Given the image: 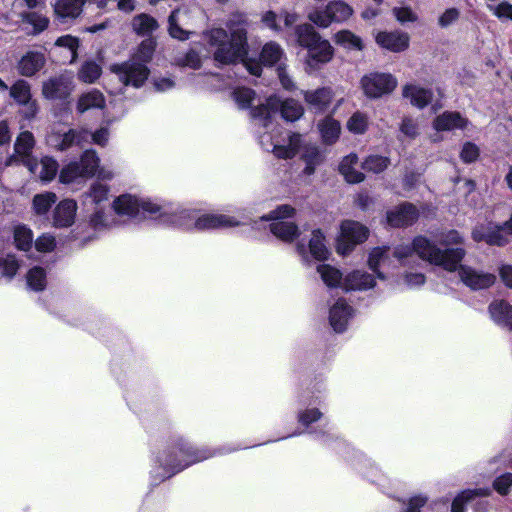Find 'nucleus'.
Wrapping results in <instances>:
<instances>
[{
  "label": "nucleus",
  "mask_w": 512,
  "mask_h": 512,
  "mask_svg": "<svg viewBox=\"0 0 512 512\" xmlns=\"http://www.w3.org/2000/svg\"><path fill=\"white\" fill-rule=\"evenodd\" d=\"M414 254L430 264L442 267L446 271H457L462 283L471 290L487 289L496 281V276L492 273L462 265L461 261L465 257L466 251L461 247L442 250L426 237L417 236L411 245H399L393 252L394 257L403 266L409 263V259Z\"/></svg>",
  "instance_id": "f257e3e1"
},
{
  "label": "nucleus",
  "mask_w": 512,
  "mask_h": 512,
  "mask_svg": "<svg viewBox=\"0 0 512 512\" xmlns=\"http://www.w3.org/2000/svg\"><path fill=\"white\" fill-rule=\"evenodd\" d=\"M227 32L223 28H214L203 34V42L219 64H244L248 51L247 22L243 15H233L227 22Z\"/></svg>",
  "instance_id": "f03ea898"
},
{
  "label": "nucleus",
  "mask_w": 512,
  "mask_h": 512,
  "mask_svg": "<svg viewBox=\"0 0 512 512\" xmlns=\"http://www.w3.org/2000/svg\"><path fill=\"white\" fill-rule=\"evenodd\" d=\"M214 454L207 448L193 447L187 440L179 438L157 453L151 475L156 482H161Z\"/></svg>",
  "instance_id": "7ed1b4c3"
},
{
  "label": "nucleus",
  "mask_w": 512,
  "mask_h": 512,
  "mask_svg": "<svg viewBox=\"0 0 512 512\" xmlns=\"http://www.w3.org/2000/svg\"><path fill=\"white\" fill-rule=\"evenodd\" d=\"M290 122L298 120L304 113V108L295 99L281 100L278 96H270L265 104H261L251 110L254 125L263 129H274L273 117L276 113Z\"/></svg>",
  "instance_id": "20e7f679"
},
{
  "label": "nucleus",
  "mask_w": 512,
  "mask_h": 512,
  "mask_svg": "<svg viewBox=\"0 0 512 512\" xmlns=\"http://www.w3.org/2000/svg\"><path fill=\"white\" fill-rule=\"evenodd\" d=\"M154 49L155 44L151 39L142 41L132 59L122 64L112 65L111 71L125 86L141 87L149 76V69L145 63L151 60Z\"/></svg>",
  "instance_id": "39448f33"
},
{
  "label": "nucleus",
  "mask_w": 512,
  "mask_h": 512,
  "mask_svg": "<svg viewBox=\"0 0 512 512\" xmlns=\"http://www.w3.org/2000/svg\"><path fill=\"white\" fill-rule=\"evenodd\" d=\"M297 43L307 49L305 59L309 71H315L333 58L334 49L310 24L298 25L295 29Z\"/></svg>",
  "instance_id": "423d86ee"
},
{
  "label": "nucleus",
  "mask_w": 512,
  "mask_h": 512,
  "mask_svg": "<svg viewBox=\"0 0 512 512\" xmlns=\"http://www.w3.org/2000/svg\"><path fill=\"white\" fill-rule=\"evenodd\" d=\"M112 209L116 215L128 218L144 217L155 220L159 208V201L150 198H141L133 194H122L112 202Z\"/></svg>",
  "instance_id": "0eeeda50"
},
{
  "label": "nucleus",
  "mask_w": 512,
  "mask_h": 512,
  "mask_svg": "<svg viewBox=\"0 0 512 512\" xmlns=\"http://www.w3.org/2000/svg\"><path fill=\"white\" fill-rule=\"evenodd\" d=\"M262 133L259 131V143L266 151H271L279 159H291L301 151L304 143L302 135L295 132H289L281 139L275 138L270 134L271 129Z\"/></svg>",
  "instance_id": "6e6552de"
},
{
  "label": "nucleus",
  "mask_w": 512,
  "mask_h": 512,
  "mask_svg": "<svg viewBox=\"0 0 512 512\" xmlns=\"http://www.w3.org/2000/svg\"><path fill=\"white\" fill-rule=\"evenodd\" d=\"M295 213L294 207L283 204L262 216L261 219L271 221L270 231L275 237L284 242H292L299 235V230L295 223L285 220L292 218Z\"/></svg>",
  "instance_id": "1a4fd4ad"
},
{
  "label": "nucleus",
  "mask_w": 512,
  "mask_h": 512,
  "mask_svg": "<svg viewBox=\"0 0 512 512\" xmlns=\"http://www.w3.org/2000/svg\"><path fill=\"white\" fill-rule=\"evenodd\" d=\"M159 210L155 220L164 225H171L184 230H193L195 219L199 216L197 210L159 201Z\"/></svg>",
  "instance_id": "9d476101"
},
{
  "label": "nucleus",
  "mask_w": 512,
  "mask_h": 512,
  "mask_svg": "<svg viewBox=\"0 0 512 512\" xmlns=\"http://www.w3.org/2000/svg\"><path fill=\"white\" fill-rule=\"evenodd\" d=\"M353 9L346 2L330 1L324 8H315L307 14V18L320 28H327L333 22L341 23L349 19Z\"/></svg>",
  "instance_id": "9b49d317"
},
{
  "label": "nucleus",
  "mask_w": 512,
  "mask_h": 512,
  "mask_svg": "<svg viewBox=\"0 0 512 512\" xmlns=\"http://www.w3.org/2000/svg\"><path fill=\"white\" fill-rule=\"evenodd\" d=\"M340 231L336 250L341 255L349 254L356 245L363 243L369 236L368 228L353 220L343 221Z\"/></svg>",
  "instance_id": "f8f14e48"
},
{
  "label": "nucleus",
  "mask_w": 512,
  "mask_h": 512,
  "mask_svg": "<svg viewBox=\"0 0 512 512\" xmlns=\"http://www.w3.org/2000/svg\"><path fill=\"white\" fill-rule=\"evenodd\" d=\"M48 146L58 151H66L77 145L83 147L89 144V131L87 129H70L61 131L52 129L46 137Z\"/></svg>",
  "instance_id": "ddd939ff"
},
{
  "label": "nucleus",
  "mask_w": 512,
  "mask_h": 512,
  "mask_svg": "<svg viewBox=\"0 0 512 512\" xmlns=\"http://www.w3.org/2000/svg\"><path fill=\"white\" fill-rule=\"evenodd\" d=\"M361 88L371 99L391 93L397 86V79L389 73L373 72L361 78Z\"/></svg>",
  "instance_id": "4468645a"
},
{
  "label": "nucleus",
  "mask_w": 512,
  "mask_h": 512,
  "mask_svg": "<svg viewBox=\"0 0 512 512\" xmlns=\"http://www.w3.org/2000/svg\"><path fill=\"white\" fill-rule=\"evenodd\" d=\"M245 224H247L246 218L241 213L237 215L204 213L195 219L194 228L195 230L203 231L232 228Z\"/></svg>",
  "instance_id": "2eb2a0df"
},
{
  "label": "nucleus",
  "mask_w": 512,
  "mask_h": 512,
  "mask_svg": "<svg viewBox=\"0 0 512 512\" xmlns=\"http://www.w3.org/2000/svg\"><path fill=\"white\" fill-rule=\"evenodd\" d=\"M285 58V52L282 47L273 41L266 43L260 53V62L256 60H247L244 62L243 67L254 76H260L262 72V65L273 66Z\"/></svg>",
  "instance_id": "dca6fc26"
},
{
  "label": "nucleus",
  "mask_w": 512,
  "mask_h": 512,
  "mask_svg": "<svg viewBox=\"0 0 512 512\" xmlns=\"http://www.w3.org/2000/svg\"><path fill=\"white\" fill-rule=\"evenodd\" d=\"M300 401L304 408L299 410L297 420L299 424L308 428L323 417L324 397L320 392L317 394L311 392L303 395Z\"/></svg>",
  "instance_id": "f3484780"
},
{
  "label": "nucleus",
  "mask_w": 512,
  "mask_h": 512,
  "mask_svg": "<svg viewBox=\"0 0 512 512\" xmlns=\"http://www.w3.org/2000/svg\"><path fill=\"white\" fill-rule=\"evenodd\" d=\"M507 235L510 234L509 228L505 227V222L502 225L491 222L477 225L472 231L474 241H484L491 246H504L508 242Z\"/></svg>",
  "instance_id": "a211bd4d"
},
{
  "label": "nucleus",
  "mask_w": 512,
  "mask_h": 512,
  "mask_svg": "<svg viewBox=\"0 0 512 512\" xmlns=\"http://www.w3.org/2000/svg\"><path fill=\"white\" fill-rule=\"evenodd\" d=\"M297 252L307 265L311 262L310 256L317 261H325L330 255L329 249L325 243V237L320 229H316L312 232L308 250L302 242H299L297 243Z\"/></svg>",
  "instance_id": "6ab92c4d"
},
{
  "label": "nucleus",
  "mask_w": 512,
  "mask_h": 512,
  "mask_svg": "<svg viewBox=\"0 0 512 512\" xmlns=\"http://www.w3.org/2000/svg\"><path fill=\"white\" fill-rule=\"evenodd\" d=\"M73 89V74L71 72H64L45 81L42 86V94L45 98L51 100L65 99L71 94Z\"/></svg>",
  "instance_id": "aec40b11"
},
{
  "label": "nucleus",
  "mask_w": 512,
  "mask_h": 512,
  "mask_svg": "<svg viewBox=\"0 0 512 512\" xmlns=\"http://www.w3.org/2000/svg\"><path fill=\"white\" fill-rule=\"evenodd\" d=\"M9 93L15 102L23 107L22 113L26 119H31L37 114L38 107L36 101L32 99L31 87L27 81L17 80Z\"/></svg>",
  "instance_id": "412c9836"
},
{
  "label": "nucleus",
  "mask_w": 512,
  "mask_h": 512,
  "mask_svg": "<svg viewBox=\"0 0 512 512\" xmlns=\"http://www.w3.org/2000/svg\"><path fill=\"white\" fill-rule=\"evenodd\" d=\"M354 314L345 299L339 298L329 309V323L336 333L344 332Z\"/></svg>",
  "instance_id": "4be33fe9"
},
{
  "label": "nucleus",
  "mask_w": 512,
  "mask_h": 512,
  "mask_svg": "<svg viewBox=\"0 0 512 512\" xmlns=\"http://www.w3.org/2000/svg\"><path fill=\"white\" fill-rule=\"evenodd\" d=\"M192 11L187 7L175 9L169 16L168 31L172 38L178 40H186L189 38L190 31L186 28L189 26Z\"/></svg>",
  "instance_id": "5701e85b"
},
{
  "label": "nucleus",
  "mask_w": 512,
  "mask_h": 512,
  "mask_svg": "<svg viewBox=\"0 0 512 512\" xmlns=\"http://www.w3.org/2000/svg\"><path fill=\"white\" fill-rule=\"evenodd\" d=\"M376 43L383 49L399 53L405 51L409 47L410 37L406 32L396 31H380L375 35Z\"/></svg>",
  "instance_id": "b1692460"
},
{
  "label": "nucleus",
  "mask_w": 512,
  "mask_h": 512,
  "mask_svg": "<svg viewBox=\"0 0 512 512\" xmlns=\"http://www.w3.org/2000/svg\"><path fill=\"white\" fill-rule=\"evenodd\" d=\"M35 141L33 134L29 131H24L19 134L14 145V155H12L7 162V165H12L16 162H21L27 165L34 160L32 157V149Z\"/></svg>",
  "instance_id": "393cba45"
},
{
  "label": "nucleus",
  "mask_w": 512,
  "mask_h": 512,
  "mask_svg": "<svg viewBox=\"0 0 512 512\" xmlns=\"http://www.w3.org/2000/svg\"><path fill=\"white\" fill-rule=\"evenodd\" d=\"M110 186L102 181H94L82 194L83 206L89 210L93 207H105L103 204L109 200Z\"/></svg>",
  "instance_id": "a878e982"
},
{
  "label": "nucleus",
  "mask_w": 512,
  "mask_h": 512,
  "mask_svg": "<svg viewBox=\"0 0 512 512\" xmlns=\"http://www.w3.org/2000/svg\"><path fill=\"white\" fill-rule=\"evenodd\" d=\"M418 210L411 203H403L387 212V222L392 227L412 225L418 218Z\"/></svg>",
  "instance_id": "bb28decb"
},
{
  "label": "nucleus",
  "mask_w": 512,
  "mask_h": 512,
  "mask_svg": "<svg viewBox=\"0 0 512 512\" xmlns=\"http://www.w3.org/2000/svg\"><path fill=\"white\" fill-rule=\"evenodd\" d=\"M77 209V202L73 199L60 201L53 211V225L57 228L71 226L75 221Z\"/></svg>",
  "instance_id": "cd10ccee"
},
{
  "label": "nucleus",
  "mask_w": 512,
  "mask_h": 512,
  "mask_svg": "<svg viewBox=\"0 0 512 512\" xmlns=\"http://www.w3.org/2000/svg\"><path fill=\"white\" fill-rule=\"evenodd\" d=\"M300 158L304 163L302 173L305 176H312L316 168L324 162L325 154L317 145L304 143Z\"/></svg>",
  "instance_id": "c85d7f7f"
},
{
  "label": "nucleus",
  "mask_w": 512,
  "mask_h": 512,
  "mask_svg": "<svg viewBox=\"0 0 512 512\" xmlns=\"http://www.w3.org/2000/svg\"><path fill=\"white\" fill-rule=\"evenodd\" d=\"M376 282L372 274L363 270H354L348 273L343 280L345 291H365L372 289Z\"/></svg>",
  "instance_id": "c756f323"
},
{
  "label": "nucleus",
  "mask_w": 512,
  "mask_h": 512,
  "mask_svg": "<svg viewBox=\"0 0 512 512\" xmlns=\"http://www.w3.org/2000/svg\"><path fill=\"white\" fill-rule=\"evenodd\" d=\"M305 102L315 112H324L332 102L334 93L329 87L303 92Z\"/></svg>",
  "instance_id": "7c9ffc66"
},
{
  "label": "nucleus",
  "mask_w": 512,
  "mask_h": 512,
  "mask_svg": "<svg viewBox=\"0 0 512 512\" xmlns=\"http://www.w3.org/2000/svg\"><path fill=\"white\" fill-rule=\"evenodd\" d=\"M468 124V119L463 117L459 112L446 111L434 119L433 128L436 131H453L456 129H464Z\"/></svg>",
  "instance_id": "2f4dec72"
},
{
  "label": "nucleus",
  "mask_w": 512,
  "mask_h": 512,
  "mask_svg": "<svg viewBox=\"0 0 512 512\" xmlns=\"http://www.w3.org/2000/svg\"><path fill=\"white\" fill-rule=\"evenodd\" d=\"M85 2L86 0H54L52 6L57 19L66 22L80 15Z\"/></svg>",
  "instance_id": "473e14b6"
},
{
  "label": "nucleus",
  "mask_w": 512,
  "mask_h": 512,
  "mask_svg": "<svg viewBox=\"0 0 512 512\" xmlns=\"http://www.w3.org/2000/svg\"><path fill=\"white\" fill-rule=\"evenodd\" d=\"M27 168L32 174L38 176L41 181L49 182L56 176L58 163L52 157L45 156L39 162L34 159L27 165Z\"/></svg>",
  "instance_id": "72a5a7b5"
},
{
  "label": "nucleus",
  "mask_w": 512,
  "mask_h": 512,
  "mask_svg": "<svg viewBox=\"0 0 512 512\" xmlns=\"http://www.w3.org/2000/svg\"><path fill=\"white\" fill-rule=\"evenodd\" d=\"M357 164L358 156L355 153L345 156L339 164L340 174L350 184H357L365 179L364 174L356 169Z\"/></svg>",
  "instance_id": "f704fd0d"
},
{
  "label": "nucleus",
  "mask_w": 512,
  "mask_h": 512,
  "mask_svg": "<svg viewBox=\"0 0 512 512\" xmlns=\"http://www.w3.org/2000/svg\"><path fill=\"white\" fill-rule=\"evenodd\" d=\"M390 263L391 260L389 247H375L371 250L368 257V266L374 273H376L379 279H386L385 274L380 271V268L390 266Z\"/></svg>",
  "instance_id": "c9c22d12"
},
{
  "label": "nucleus",
  "mask_w": 512,
  "mask_h": 512,
  "mask_svg": "<svg viewBox=\"0 0 512 512\" xmlns=\"http://www.w3.org/2000/svg\"><path fill=\"white\" fill-rule=\"evenodd\" d=\"M494 322L512 330V306L505 300H495L489 305Z\"/></svg>",
  "instance_id": "e433bc0d"
},
{
  "label": "nucleus",
  "mask_w": 512,
  "mask_h": 512,
  "mask_svg": "<svg viewBox=\"0 0 512 512\" xmlns=\"http://www.w3.org/2000/svg\"><path fill=\"white\" fill-rule=\"evenodd\" d=\"M45 64V57L40 52H28L26 53L18 63L19 73L26 77L33 76L38 72Z\"/></svg>",
  "instance_id": "4c0bfd02"
},
{
  "label": "nucleus",
  "mask_w": 512,
  "mask_h": 512,
  "mask_svg": "<svg viewBox=\"0 0 512 512\" xmlns=\"http://www.w3.org/2000/svg\"><path fill=\"white\" fill-rule=\"evenodd\" d=\"M105 106L104 95L96 89L83 93L77 102V112L80 114L92 109H103Z\"/></svg>",
  "instance_id": "58836bf2"
},
{
  "label": "nucleus",
  "mask_w": 512,
  "mask_h": 512,
  "mask_svg": "<svg viewBox=\"0 0 512 512\" xmlns=\"http://www.w3.org/2000/svg\"><path fill=\"white\" fill-rule=\"evenodd\" d=\"M491 494L490 488L468 489L458 494L451 507V512H464L465 506L478 497H487Z\"/></svg>",
  "instance_id": "ea45409f"
},
{
  "label": "nucleus",
  "mask_w": 512,
  "mask_h": 512,
  "mask_svg": "<svg viewBox=\"0 0 512 512\" xmlns=\"http://www.w3.org/2000/svg\"><path fill=\"white\" fill-rule=\"evenodd\" d=\"M89 215V226L95 231L110 229L115 224V218L105 207H93Z\"/></svg>",
  "instance_id": "a19ab883"
},
{
  "label": "nucleus",
  "mask_w": 512,
  "mask_h": 512,
  "mask_svg": "<svg viewBox=\"0 0 512 512\" xmlns=\"http://www.w3.org/2000/svg\"><path fill=\"white\" fill-rule=\"evenodd\" d=\"M318 129L321 134L322 141L327 145L334 144L341 132V126L339 121L335 120L331 116H327L318 123Z\"/></svg>",
  "instance_id": "79ce46f5"
},
{
  "label": "nucleus",
  "mask_w": 512,
  "mask_h": 512,
  "mask_svg": "<svg viewBox=\"0 0 512 512\" xmlns=\"http://www.w3.org/2000/svg\"><path fill=\"white\" fill-rule=\"evenodd\" d=\"M432 91L417 85H406L403 96L410 99L412 105L424 108L432 99Z\"/></svg>",
  "instance_id": "37998d69"
},
{
  "label": "nucleus",
  "mask_w": 512,
  "mask_h": 512,
  "mask_svg": "<svg viewBox=\"0 0 512 512\" xmlns=\"http://www.w3.org/2000/svg\"><path fill=\"white\" fill-rule=\"evenodd\" d=\"M316 269L327 287L343 289L344 277L339 269L329 264H319Z\"/></svg>",
  "instance_id": "c03bdc74"
},
{
  "label": "nucleus",
  "mask_w": 512,
  "mask_h": 512,
  "mask_svg": "<svg viewBox=\"0 0 512 512\" xmlns=\"http://www.w3.org/2000/svg\"><path fill=\"white\" fill-rule=\"evenodd\" d=\"M19 16L22 22L32 26V33L39 34L43 32L49 25V19L38 12L20 11Z\"/></svg>",
  "instance_id": "a18cd8bd"
},
{
  "label": "nucleus",
  "mask_w": 512,
  "mask_h": 512,
  "mask_svg": "<svg viewBox=\"0 0 512 512\" xmlns=\"http://www.w3.org/2000/svg\"><path fill=\"white\" fill-rule=\"evenodd\" d=\"M87 177L80 169V163L72 161L64 166L59 174V181L63 184H73Z\"/></svg>",
  "instance_id": "49530a36"
},
{
  "label": "nucleus",
  "mask_w": 512,
  "mask_h": 512,
  "mask_svg": "<svg viewBox=\"0 0 512 512\" xmlns=\"http://www.w3.org/2000/svg\"><path fill=\"white\" fill-rule=\"evenodd\" d=\"M77 162L80 163V169L85 174V176L90 178L95 175L99 167L100 159L96 151L87 149L83 152L80 160Z\"/></svg>",
  "instance_id": "de8ad7c7"
},
{
  "label": "nucleus",
  "mask_w": 512,
  "mask_h": 512,
  "mask_svg": "<svg viewBox=\"0 0 512 512\" xmlns=\"http://www.w3.org/2000/svg\"><path fill=\"white\" fill-rule=\"evenodd\" d=\"M132 26L138 35L148 36L158 28V23L153 17L147 14H140L134 17Z\"/></svg>",
  "instance_id": "09e8293b"
},
{
  "label": "nucleus",
  "mask_w": 512,
  "mask_h": 512,
  "mask_svg": "<svg viewBox=\"0 0 512 512\" xmlns=\"http://www.w3.org/2000/svg\"><path fill=\"white\" fill-rule=\"evenodd\" d=\"M57 201V196L53 192H44L36 194L33 197V210L39 216L46 215L53 204Z\"/></svg>",
  "instance_id": "8fccbe9b"
},
{
  "label": "nucleus",
  "mask_w": 512,
  "mask_h": 512,
  "mask_svg": "<svg viewBox=\"0 0 512 512\" xmlns=\"http://www.w3.org/2000/svg\"><path fill=\"white\" fill-rule=\"evenodd\" d=\"M14 243L17 249L29 251L33 245V232L26 225L14 227Z\"/></svg>",
  "instance_id": "3c124183"
},
{
  "label": "nucleus",
  "mask_w": 512,
  "mask_h": 512,
  "mask_svg": "<svg viewBox=\"0 0 512 512\" xmlns=\"http://www.w3.org/2000/svg\"><path fill=\"white\" fill-rule=\"evenodd\" d=\"M335 42L345 49L361 51L364 47L362 39L349 30H341L335 34Z\"/></svg>",
  "instance_id": "603ef678"
},
{
  "label": "nucleus",
  "mask_w": 512,
  "mask_h": 512,
  "mask_svg": "<svg viewBox=\"0 0 512 512\" xmlns=\"http://www.w3.org/2000/svg\"><path fill=\"white\" fill-rule=\"evenodd\" d=\"M27 285L34 291H42L47 285V275L44 268L35 266L31 268L27 275Z\"/></svg>",
  "instance_id": "864d4df0"
},
{
  "label": "nucleus",
  "mask_w": 512,
  "mask_h": 512,
  "mask_svg": "<svg viewBox=\"0 0 512 512\" xmlns=\"http://www.w3.org/2000/svg\"><path fill=\"white\" fill-rule=\"evenodd\" d=\"M369 126L368 116L360 111L353 113L347 121L346 127L353 134H364Z\"/></svg>",
  "instance_id": "5fc2aeb1"
},
{
  "label": "nucleus",
  "mask_w": 512,
  "mask_h": 512,
  "mask_svg": "<svg viewBox=\"0 0 512 512\" xmlns=\"http://www.w3.org/2000/svg\"><path fill=\"white\" fill-rule=\"evenodd\" d=\"M389 164L390 159L388 157L373 154L365 158V160L362 163V168L365 171L378 174L386 170Z\"/></svg>",
  "instance_id": "6e6d98bb"
},
{
  "label": "nucleus",
  "mask_w": 512,
  "mask_h": 512,
  "mask_svg": "<svg viewBox=\"0 0 512 512\" xmlns=\"http://www.w3.org/2000/svg\"><path fill=\"white\" fill-rule=\"evenodd\" d=\"M102 73V69L95 61H86L78 72V78L84 83L95 82Z\"/></svg>",
  "instance_id": "4d7b16f0"
},
{
  "label": "nucleus",
  "mask_w": 512,
  "mask_h": 512,
  "mask_svg": "<svg viewBox=\"0 0 512 512\" xmlns=\"http://www.w3.org/2000/svg\"><path fill=\"white\" fill-rule=\"evenodd\" d=\"M19 269V263L14 255L0 258V281L11 280Z\"/></svg>",
  "instance_id": "13d9d810"
},
{
  "label": "nucleus",
  "mask_w": 512,
  "mask_h": 512,
  "mask_svg": "<svg viewBox=\"0 0 512 512\" xmlns=\"http://www.w3.org/2000/svg\"><path fill=\"white\" fill-rule=\"evenodd\" d=\"M254 96V91L249 88H236L233 92L234 100L241 109L248 108Z\"/></svg>",
  "instance_id": "bf43d9fd"
},
{
  "label": "nucleus",
  "mask_w": 512,
  "mask_h": 512,
  "mask_svg": "<svg viewBox=\"0 0 512 512\" xmlns=\"http://www.w3.org/2000/svg\"><path fill=\"white\" fill-rule=\"evenodd\" d=\"M487 8L489 11L493 13L494 16H496L498 19H508L512 21V4L503 1L500 2L498 5H487Z\"/></svg>",
  "instance_id": "052dcab7"
},
{
  "label": "nucleus",
  "mask_w": 512,
  "mask_h": 512,
  "mask_svg": "<svg viewBox=\"0 0 512 512\" xmlns=\"http://www.w3.org/2000/svg\"><path fill=\"white\" fill-rule=\"evenodd\" d=\"M34 244L37 251L48 253L55 249L56 240L53 235L49 233H44L35 240Z\"/></svg>",
  "instance_id": "680f3d73"
},
{
  "label": "nucleus",
  "mask_w": 512,
  "mask_h": 512,
  "mask_svg": "<svg viewBox=\"0 0 512 512\" xmlns=\"http://www.w3.org/2000/svg\"><path fill=\"white\" fill-rule=\"evenodd\" d=\"M56 45L60 47H65L69 50L71 54V62L74 61L77 57V49L79 47V41L76 37L71 35H65L59 37L56 40Z\"/></svg>",
  "instance_id": "e2e57ef3"
},
{
  "label": "nucleus",
  "mask_w": 512,
  "mask_h": 512,
  "mask_svg": "<svg viewBox=\"0 0 512 512\" xmlns=\"http://www.w3.org/2000/svg\"><path fill=\"white\" fill-rule=\"evenodd\" d=\"M177 64L191 69H198L201 66V57L194 49H191L182 58L177 59Z\"/></svg>",
  "instance_id": "0e129e2a"
},
{
  "label": "nucleus",
  "mask_w": 512,
  "mask_h": 512,
  "mask_svg": "<svg viewBox=\"0 0 512 512\" xmlns=\"http://www.w3.org/2000/svg\"><path fill=\"white\" fill-rule=\"evenodd\" d=\"M110 137V131L108 127H100L93 133L89 132V144L93 143L95 145L104 147L107 145Z\"/></svg>",
  "instance_id": "69168bd1"
},
{
  "label": "nucleus",
  "mask_w": 512,
  "mask_h": 512,
  "mask_svg": "<svg viewBox=\"0 0 512 512\" xmlns=\"http://www.w3.org/2000/svg\"><path fill=\"white\" fill-rule=\"evenodd\" d=\"M512 486V473H505L497 477L493 482V488L500 494L506 495Z\"/></svg>",
  "instance_id": "338daca9"
},
{
  "label": "nucleus",
  "mask_w": 512,
  "mask_h": 512,
  "mask_svg": "<svg viewBox=\"0 0 512 512\" xmlns=\"http://www.w3.org/2000/svg\"><path fill=\"white\" fill-rule=\"evenodd\" d=\"M393 14L402 24L415 22L418 19L417 14L410 7H396L393 9Z\"/></svg>",
  "instance_id": "774afa93"
}]
</instances>
